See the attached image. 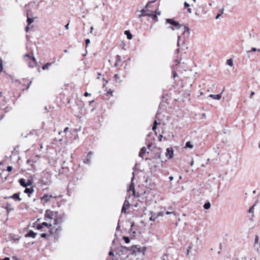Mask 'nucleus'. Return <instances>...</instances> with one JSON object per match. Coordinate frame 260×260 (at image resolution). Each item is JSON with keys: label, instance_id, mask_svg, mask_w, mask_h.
Instances as JSON below:
<instances>
[{"label": "nucleus", "instance_id": "7", "mask_svg": "<svg viewBox=\"0 0 260 260\" xmlns=\"http://www.w3.org/2000/svg\"><path fill=\"white\" fill-rule=\"evenodd\" d=\"M93 152L91 151L87 153L86 158L84 160V162L85 164L90 165L91 164V156Z\"/></svg>", "mask_w": 260, "mask_h": 260}, {"label": "nucleus", "instance_id": "59", "mask_svg": "<svg viewBox=\"0 0 260 260\" xmlns=\"http://www.w3.org/2000/svg\"><path fill=\"white\" fill-rule=\"evenodd\" d=\"M2 260H10V258L9 257H5L4 259Z\"/></svg>", "mask_w": 260, "mask_h": 260}, {"label": "nucleus", "instance_id": "16", "mask_svg": "<svg viewBox=\"0 0 260 260\" xmlns=\"http://www.w3.org/2000/svg\"><path fill=\"white\" fill-rule=\"evenodd\" d=\"M146 153V149L145 147H142L139 152V155L140 157H143V155Z\"/></svg>", "mask_w": 260, "mask_h": 260}, {"label": "nucleus", "instance_id": "1", "mask_svg": "<svg viewBox=\"0 0 260 260\" xmlns=\"http://www.w3.org/2000/svg\"><path fill=\"white\" fill-rule=\"evenodd\" d=\"M51 174L48 172L44 171L42 173L41 181L45 185H48L50 182Z\"/></svg>", "mask_w": 260, "mask_h": 260}, {"label": "nucleus", "instance_id": "20", "mask_svg": "<svg viewBox=\"0 0 260 260\" xmlns=\"http://www.w3.org/2000/svg\"><path fill=\"white\" fill-rule=\"evenodd\" d=\"M224 10V8L223 7L218 11V13L215 17L216 19H217L219 18V17L223 13Z\"/></svg>", "mask_w": 260, "mask_h": 260}, {"label": "nucleus", "instance_id": "40", "mask_svg": "<svg viewBox=\"0 0 260 260\" xmlns=\"http://www.w3.org/2000/svg\"><path fill=\"white\" fill-rule=\"evenodd\" d=\"M90 41L89 39H87L85 40V44H86V47L87 46V45L90 43Z\"/></svg>", "mask_w": 260, "mask_h": 260}, {"label": "nucleus", "instance_id": "52", "mask_svg": "<svg viewBox=\"0 0 260 260\" xmlns=\"http://www.w3.org/2000/svg\"><path fill=\"white\" fill-rule=\"evenodd\" d=\"M109 255L110 256H113V255H114V253L111 251L109 252Z\"/></svg>", "mask_w": 260, "mask_h": 260}, {"label": "nucleus", "instance_id": "18", "mask_svg": "<svg viewBox=\"0 0 260 260\" xmlns=\"http://www.w3.org/2000/svg\"><path fill=\"white\" fill-rule=\"evenodd\" d=\"M51 198H52L51 195L45 194L42 197V200H45L46 202H48Z\"/></svg>", "mask_w": 260, "mask_h": 260}, {"label": "nucleus", "instance_id": "9", "mask_svg": "<svg viewBox=\"0 0 260 260\" xmlns=\"http://www.w3.org/2000/svg\"><path fill=\"white\" fill-rule=\"evenodd\" d=\"M174 150L172 148H168L167 149L166 156L169 158H172L173 156Z\"/></svg>", "mask_w": 260, "mask_h": 260}, {"label": "nucleus", "instance_id": "35", "mask_svg": "<svg viewBox=\"0 0 260 260\" xmlns=\"http://www.w3.org/2000/svg\"><path fill=\"white\" fill-rule=\"evenodd\" d=\"M258 240H259V237L257 235H256L255 237V239H254L255 244H257L258 243Z\"/></svg>", "mask_w": 260, "mask_h": 260}, {"label": "nucleus", "instance_id": "24", "mask_svg": "<svg viewBox=\"0 0 260 260\" xmlns=\"http://www.w3.org/2000/svg\"><path fill=\"white\" fill-rule=\"evenodd\" d=\"M193 244L191 243L190 245H189L187 248L186 250V254L188 255L189 254L190 251L192 249Z\"/></svg>", "mask_w": 260, "mask_h": 260}, {"label": "nucleus", "instance_id": "41", "mask_svg": "<svg viewBox=\"0 0 260 260\" xmlns=\"http://www.w3.org/2000/svg\"><path fill=\"white\" fill-rule=\"evenodd\" d=\"M30 59L35 62V64H37V60L34 56H31Z\"/></svg>", "mask_w": 260, "mask_h": 260}, {"label": "nucleus", "instance_id": "19", "mask_svg": "<svg viewBox=\"0 0 260 260\" xmlns=\"http://www.w3.org/2000/svg\"><path fill=\"white\" fill-rule=\"evenodd\" d=\"M114 80L115 83H120L121 82V80L120 79V77L117 74H115L114 75Z\"/></svg>", "mask_w": 260, "mask_h": 260}, {"label": "nucleus", "instance_id": "25", "mask_svg": "<svg viewBox=\"0 0 260 260\" xmlns=\"http://www.w3.org/2000/svg\"><path fill=\"white\" fill-rule=\"evenodd\" d=\"M151 215L149 218V220L151 221H155V219L157 218L156 215L155 214H152V212H150Z\"/></svg>", "mask_w": 260, "mask_h": 260}, {"label": "nucleus", "instance_id": "49", "mask_svg": "<svg viewBox=\"0 0 260 260\" xmlns=\"http://www.w3.org/2000/svg\"><path fill=\"white\" fill-rule=\"evenodd\" d=\"M160 124V123H158V122H157V121H156V120H155V121H154L153 125H155V126H157V125H158V124Z\"/></svg>", "mask_w": 260, "mask_h": 260}, {"label": "nucleus", "instance_id": "60", "mask_svg": "<svg viewBox=\"0 0 260 260\" xmlns=\"http://www.w3.org/2000/svg\"><path fill=\"white\" fill-rule=\"evenodd\" d=\"M68 129L69 128L68 127H66L63 131V132L66 133L68 131Z\"/></svg>", "mask_w": 260, "mask_h": 260}, {"label": "nucleus", "instance_id": "58", "mask_svg": "<svg viewBox=\"0 0 260 260\" xmlns=\"http://www.w3.org/2000/svg\"><path fill=\"white\" fill-rule=\"evenodd\" d=\"M93 30V26L90 27V32L92 33Z\"/></svg>", "mask_w": 260, "mask_h": 260}, {"label": "nucleus", "instance_id": "38", "mask_svg": "<svg viewBox=\"0 0 260 260\" xmlns=\"http://www.w3.org/2000/svg\"><path fill=\"white\" fill-rule=\"evenodd\" d=\"M154 12L156 15H160L161 14V12L159 10H156Z\"/></svg>", "mask_w": 260, "mask_h": 260}, {"label": "nucleus", "instance_id": "17", "mask_svg": "<svg viewBox=\"0 0 260 260\" xmlns=\"http://www.w3.org/2000/svg\"><path fill=\"white\" fill-rule=\"evenodd\" d=\"M124 34L126 36L127 39L131 40L132 39L133 35L129 30H125L124 31Z\"/></svg>", "mask_w": 260, "mask_h": 260}, {"label": "nucleus", "instance_id": "61", "mask_svg": "<svg viewBox=\"0 0 260 260\" xmlns=\"http://www.w3.org/2000/svg\"><path fill=\"white\" fill-rule=\"evenodd\" d=\"M166 256V254H164L162 257V260H166L165 257Z\"/></svg>", "mask_w": 260, "mask_h": 260}, {"label": "nucleus", "instance_id": "27", "mask_svg": "<svg viewBox=\"0 0 260 260\" xmlns=\"http://www.w3.org/2000/svg\"><path fill=\"white\" fill-rule=\"evenodd\" d=\"M256 51L260 52V49H256V48L253 47L251 48V49L250 50L247 51L246 52H247V53H249L251 51L255 52Z\"/></svg>", "mask_w": 260, "mask_h": 260}, {"label": "nucleus", "instance_id": "42", "mask_svg": "<svg viewBox=\"0 0 260 260\" xmlns=\"http://www.w3.org/2000/svg\"><path fill=\"white\" fill-rule=\"evenodd\" d=\"M12 166H8L7 168V170L9 172H11L12 170Z\"/></svg>", "mask_w": 260, "mask_h": 260}, {"label": "nucleus", "instance_id": "50", "mask_svg": "<svg viewBox=\"0 0 260 260\" xmlns=\"http://www.w3.org/2000/svg\"><path fill=\"white\" fill-rule=\"evenodd\" d=\"M117 61H120L121 60V56L120 55L116 56Z\"/></svg>", "mask_w": 260, "mask_h": 260}, {"label": "nucleus", "instance_id": "33", "mask_svg": "<svg viewBox=\"0 0 260 260\" xmlns=\"http://www.w3.org/2000/svg\"><path fill=\"white\" fill-rule=\"evenodd\" d=\"M254 206H255V205H253V206H251L250 207V208L249 209L248 212L250 213H253Z\"/></svg>", "mask_w": 260, "mask_h": 260}, {"label": "nucleus", "instance_id": "53", "mask_svg": "<svg viewBox=\"0 0 260 260\" xmlns=\"http://www.w3.org/2000/svg\"><path fill=\"white\" fill-rule=\"evenodd\" d=\"M28 67L29 68H34L35 67V66L34 65H32L30 63H28Z\"/></svg>", "mask_w": 260, "mask_h": 260}, {"label": "nucleus", "instance_id": "3", "mask_svg": "<svg viewBox=\"0 0 260 260\" xmlns=\"http://www.w3.org/2000/svg\"><path fill=\"white\" fill-rule=\"evenodd\" d=\"M57 214V212L53 213V211L50 210H47L46 211L45 214V219L47 220V219H52L54 218H55L56 214Z\"/></svg>", "mask_w": 260, "mask_h": 260}, {"label": "nucleus", "instance_id": "8", "mask_svg": "<svg viewBox=\"0 0 260 260\" xmlns=\"http://www.w3.org/2000/svg\"><path fill=\"white\" fill-rule=\"evenodd\" d=\"M19 183L22 186L24 187H26L28 185H30L31 184V182L30 180H28V181L27 183H26L25 180L23 178L20 179L19 180Z\"/></svg>", "mask_w": 260, "mask_h": 260}, {"label": "nucleus", "instance_id": "10", "mask_svg": "<svg viewBox=\"0 0 260 260\" xmlns=\"http://www.w3.org/2000/svg\"><path fill=\"white\" fill-rule=\"evenodd\" d=\"M127 191L128 192H130L131 191L132 192V195H135V185L134 183L132 182L129 188L127 189Z\"/></svg>", "mask_w": 260, "mask_h": 260}, {"label": "nucleus", "instance_id": "46", "mask_svg": "<svg viewBox=\"0 0 260 260\" xmlns=\"http://www.w3.org/2000/svg\"><path fill=\"white\" fill-rule=\"evenodd\" d=\"M181 63V60L177 59L176 60V66H177L178 64H180Z\"/></svg>", "mask_w": 260, "mask_h": 260}, {"label": "nucleus", "instance_id": "21", "mask_svg": "<svg viewBox=\"0 0 260 260\" xmlns=\"http://www.w3.org/2000/svg\"><path fill=\"white\" fill-rule=\"evenodd\" d=\"M148 16L151 17L154 20V21H158L157 16L156 14H154L151 13Z\"/></svg>", "mask_w": 260, "mask_h": 260}, {"label": "nucleus", "instance_id": "51", "mask_svg": "<svg viewBox=\"0 0 260 260\" xmlns=\"http://www.w3.org/2000/svg\"><path fill=\"white\" fill-rule=\"evenodd\" d=\"M2 70H3V66H2V61H1V63H0V73L2 71Z\"/></svg>", "mask_w": 260, "mask_h": 260}, {"label": "nucleus", "instance_id": "48", "mask_svg": "<svg viewBox=\"0 0 260 260\" xmlns=\"http://www.w3.org/2000/svg\"><path fill=\"white\" fill-rule=\"evenodd\" d=\"M24 57H28L30 58L31 56L29 54L26 53L24 55Z\"/></svg>", "mask_w": 260, "mask_h": 260}, {"label": "nucleus", "instance_id": "64", "mask_svg": "<svg viewBox=\"0 0 260 260\" xmlns=\"http://www.w3.org/2000/svg\"><path fill=\"white\" fill-rule=\"evenodd\" d=\"M193 163H194V161H193V160L192 159L190 162V166H193Z\"/></svg>", "mask_w": 260, "mask_h": 260}, {"label": "nucleus", "instance_id": "11", "mask_svg": "<svg viewBox=\"0 0 260 260\" xmlns=\"http://www.w3.org/2000/svg\"><path fill=\"white\" fill-rule=\"evenodd\" d=\"M150 13H148L147 12V11L145 9H143L141 11V14H140L139 15V18H141L142 17H144V16H149V15L150 14Z\"/></svg>", "mask_w": 260, "mask_h": 260}, {"label": "nucleus", "instance_id": "22", "mask_svg": "<svg viewBox=\"0 0 260 260\" xmlns=\"http://www.w3.org/2000/svg\"><path fill=\"white\" fill-rule=\"evenodd\" d=\"M203 207L205 209L208 210L211 207V204L209 202H206L205 203Z\"/></svg>", "mask_w": 260, "mask_h": 260}, {"label": "nucleus", "instance_id": "31", "mask_svg": "<svg viewBox=\"0 0 260 260\" xmlns=\"http://www.w3.org/2000/svg\"><path fill=\"white\" fill-rule=\"evenodd\" d=\"M42 224L43 225V226H46V227L50 228L52 225L51 223H48L45 222H43L42 223Z\"/></svg>", "mask_w": 260, "mask_h": 260}, {"label": "nucleus", "instance_id": "28", "mask_svg": "<svg viewBox=\"0 0 260 260\" xmlns=\"http://www.w3.org/2000/svg\"><path fill=\"white\" fill-rule=\"evenodd\" d=\"M226 63L229 66L232 67L233 66V61L232 59H229L226 61Z\"/></svg>", "mask_w": 260, "mask_h": 260}, {"label": "nucleus", "instance_id": "5", "mask_svg": "<svg viewBox=\"0 0 260 260\" xmlns=\"http://www.w3.org/2000/svg\"><path fill=\"white\" fill-rule=\"evenodd\" d=\"M65 216H66L64 213L59 217H56V215H55L54 224H58L61 223L64 220Z\"/></svg>", "mask_w": 260, "mask_h": 260}, {"label": "nucleus", "instance_id": "12", "mask_svg": "<svg viewBox=\"0 0 260 260\" xmlns=\"http://www.w3.org/2000/svg\"><path fill=\"white\" fill-rule=\"evenodd\" d=\"M37 235V233L34 232L30 230L27 234H26L25 236L27 237H31L35 238Z\"/></svg>", "mask_w": 260, "mask_h": 260}, {"label": "nucleus", "instance_id": "45", "mask_svg": "<svg viewBox=\"0 0 260 260\" xmlns=\"http://www.w3.org/2000/svg\"><path fill=\"white\" fill-rule=\"evenodd\" d=\"M184 6L185 8H188L189 7V4L187 2H185L184 4Z\"/></svg>", "mask_w": 260, "mask_h": 260}, {"label": "nucleus", "instance_id": "56", "mask_svg": "<svg viewBox=\"0 0 260 260\" xmlns=\"http://www.w3.org/2000/svg\"><path fill=\"white\" fill-rule=\"evenodd\" d=\"M29 29V26H26L25 27V31H27V32L28 31Z\"/></svg>", "mask_w": 260, "mask_h": 260}, {"label": "nucleus", "instance_id": "57", "mask_svg": "<svg viewBox=\"0 0 260 260\" xmlns=\"http://www.w3.org/2000/svg\"><path fill=\"white\" fill-rule=\"evenodd\" d=\"M69 23H67L66 25H65V28L66 29H69Z\"/></svg>", "mask_w": 260, "mask_h": 260}, {"label": "nucleus", "instance_id": "62", "mask_svg": "<svg viewBox=\"0 0 260 260\" xmlns=\"http://www.w3.org/2000/svg\"><path fill=\"white\" fill-rule=\"evenodd\" d=\"M187 11H188L189 13H191L192 12L191 9H190V8H188V9H187Z\"/></svg>", "mask_w": 260, "mask_h": 260}, {"label": "nucleus", "instance_id": "63", "mask_svg": "<svg viewBox=\"0 0 260 260\" xmlns=\"http://www.w3.org/2000/svg\"><path fill=\"white\" fill-rule=\"evenodd\" d=\"M173 179H174V178H173V176H170V177H169V179H170V181L173 180Z\"/></svg>", "mask_w": 260, "mask_h": 260}, {"label": "nucleus", "instance_id": "43", "mask_svg": "<svg viewBox=\"0 0 260 260\" xmlns=\"http://www.w3.org/2000/svg\"><path fill=\"white\" fill-rule=\"evenodd\" d=\"M166 214L167 215H170V214H175V213L173 211H167L166 212Z\"/></svg>", "mask_w": 260, "mask_h": 260}, {"label": "nucleus", "instance_id": "6", "mask_svg": "<svg viewBox=\"0 0 260 260\" xmlns=\"http://www.w3.org/2000/svg\"><path fill=\"white\" fill-rule=\"evenodd\" d=\"M130 204L127 200H125L124 202L123 206L121 209V212L126 213V210L129 208Z\"/></svg>", "mask_w": 260, "mask_h": 260}, {"label": "nucleus", "instance_id": "14", "mask_svg": "<svg viewBox=\"0 0 260 260\" xmlns=\"http://www.w3.org/2000/svg\"><path fill=\"white\" fill-rule=\"evenodd\" d=\"M9 198H11L15 200H18L19 201H21V199L19 197V194L18 193H14L13 195L9 197Z\"/></svg>", "mask_w": 260, "mask_h": 260}, {"label": "nucleus", "instance_id": "13", "mask_svg": "<svg viewBox=\"0 0 260 260\" xmlns=\"http://www.w3.org/2000/svg\"><path fill=\"white\" fill-rule=\"evenodd\" d=\"M208 97L212 98L214 100H219L221 98V93L218 94H210Z\"/></svg>", "mask_w": 260, "mask_h": 260}, {"label": "nucleus", "instance_id": "47", "mask_svg": "<svg viewBox=\"0 0 260 260\" xmlns=\"http://www.w3.org/2000/svg\"><path fill=\"white\" fill-rule=\"evenodd\" d=\"M255 92L254 91H251V94L249 96L250 99H252L253 95H254Z\"/></svg>", "mask_w": 260, "mask_h": 260}, {"label": "nucleus", "instance_id": "15", "mask_svg": "<svg viewBox=\"0 0 260 260\" xmlns=\"http://www.w3.org/2000/svg\"><path fill=\"white\" fill-rule=\"evenodd\" d=\"M33 192H34V189L32 187H30V188H28L26 187H25L24 192L28 194V196H29V194L32 193Z\"/></svg>", "mask_w": 260, "mask_h": 260}, {"label": "nucleus", "instance_id": "44", "mask_svg": "<svg viewBox=\"0 0 260 260\" xmlns=\"http://www.w3.org/2000/svg\"><path fill=\"white\" fill-rule=\"evenodd\" d=\"M173 74L174 79H175L176 77H178V74L175 71H173Z\"/></svg>", "mask_w": 260, "mask_h": 260}, {"label": "nucleus", "instance_id": "37", "mask_svg": "<svg viewBox=\"0 0 260 260\" xmlns=\"http://www.w3.org/2000/svg\"><path fill=\"white\" fill-rule=\"evenodd\" d=\"M164 214L162 212H159L156 214V217L158 218L159 216H163Z\"/></svg>", "mask_w": 260, "mask_h": 260}, {"label": "nucleus", "instance_id": "26", "mask_svg": "<svg viewBox=\"0 0 260 260\" xmlns=\"http://www.w3.org/2000/svg\"><path fill=\"white\" fill-rule=\"evenodd\" d=\"M51 63H50V62H48L47 63H46L45 64H44L43 67H42V69L43 70H45L46 69H47L48 68V67L49 66H50L51 65Z\"/></svg>", "mask_w": 260, "mask_h": 260}, {"label": "nucleus", "instance_id": "29", "mask_svg": "<svg viewBox=\"0 0 260 260\" xmlns=\"http://www.w3.org/2000/svg\"><path fill=\"white\" fill-rule=\"evenodd\" d=\"M123 239L124 240L125 243H126V244L129 243V242H130V239H129V237H128L123 236Z\"/></svg>", "mask_w": 260, "mask_h": 260}, {"label": "nucleus", "instance_id": "32", "mask_svg": "<svg viewBox=\"0 0 260 260\" xmlns=\"http://www.w3.org/2000/svg\"><path fill=\"white\" fill-rule=\"evenodd\" d=\"M6 209L8 212L13 210V208L10 205H7Z\"/></svg>", "mask_w": 260, "mask_h": 260}, {"label": "nucleus", "instance_id": "2", "mask_svg": "<svg viewBox=\"0 0 260 260\" xmlns=\"http://www.w3.org/2000/svg\"><path fill=\"white\" fill-rule=\"evenodd\" d=\"M166 23H169L172 25L171 26L169 27V28L174 30L175 29H180L182 25L180 24L178 22L175 21L173 19H166Z\"/></svg>", "mask_w": 260, "mask_h": 260}, {"label": "nucleus", "instance_id": "30", "mask_svg": "<svg viewBox=\"0 0 260 260\" xmlns=\"http://www.w3.org/2000/svg\"><path fill=\"white\" fill-rule=\"evenodd\" d=\"M185 147L192 148L193 145L191 144L190 142H187L185 144Z\"/></svg>", "mask_w": 260, "mask_h": 260}, {"label": "nucleus", "instance_id": "54", "mask_svg": "<svg viewBox=\"0 0 260 260\" xmlns=\"http://www.w3.org/2000/svg\"><path fill=\"white\" fill-rule=\"evenodd\" d=\"M89 95H90V93H89L88 92H86L84 93V96H88Z\"/></svg>", "mask_w": 260, "mask_h": 260}, {"label": "nucleus", "instance_id": "39", "mask_svg": "<svg viewBox=\"0 0 260 260\" xmlns=\"http://www.w3.org/2000/svg\"><path fill=\"white\" fill-rule=\"evenodd\" d=\"M47 234L46 233H42L41 234V237L43 238H46L47 236Z\"/></svg>", "mask_w": 260, "mask_h": 260}, {"label": "nucleus", "instance_id": "36", "mask_svg": "<svg viewBox=\"0 0 260 260\" xmlns=\"http://www.w3.org/2000/svg\"><path fill=\"white\" fill-rule=\"evenodd\" d=\"M43 228V225L42 224H38L36 226V229L37 230H41Z\"/></svg>", "mask_w": 260, "mask_h": 260}, {"label": "nucleus", "instance_id": "34", "mask_svg": "<svg viewBox=\"0 0 260 260\" xmlns=\"http://www.w3.org/2000/svg\"><path fill=\"white\" fill-rule=\"evenodd\" d=\"M186 32H187V34H189V28L187 26H184V31H183V33L185 34Z\"/></svg>", "mask_w": 260, "mask_h": 260}, {"label": "nucleus", "instance_id": "4", "mask_svg": "<svg viewBox=\"0 0 260 260\" xmlns=\"http://www.w3.org/2000/svg\"><path fill=\"white\" fill-rule=\"evenodd\" d=\"M184 45V40H183L181 41V40L179 36H178V42H177V46L179 47L178 49H177L176 50V52L178 53H179L180 51V50H183V47Z\"/></svg>", "mask_w": 260, "mask_h": 260}, {"label": "nucleus", "instance_id": "23", "mask_svg": "<svg viewBox=\"0 0 260 260\" xmlns=\"http://www.w3.org/2000/svg\"><path fill=\"white\" fill-rule=\"evenodd\" d=\"M34 22V19L28 17V14H27V22L28 25H30Z\"/></svg>", "mask_w": 260, "mask_h": 260}, {"label": "nucleus", "instance_id": "55", "mask_svg": "<svg viewBox=\"0 0 260 260\" xmlns=\"http://www.w3.org/2000/svg\"><path fill=\"white\" fill-rule=\"evenodd\" d=\"M156 128H157V126H155V125H153V127H152V130H153V131H155L156 130Z\"/></svg>", "mask_w": 260, "mask_h": 260}]
</instances>
